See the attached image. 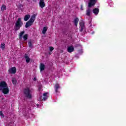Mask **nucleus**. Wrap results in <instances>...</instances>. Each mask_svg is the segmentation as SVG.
Returning <instances> with one entry per match:
<instances>
[{
  "instance_id": "nucleus-1",
  "label": "nucleus",
  "mask_w": 126,
  "mask_h": 126,
  "mask_svg": "<svg viewBox=\"0 0 126 126\" xmlns=\"http://www.w3.org/2000/svg\"><path fill=\"white\" fill-rule=\"evenodd\" d=\"M0 91H1L3 94H6L9 93V89L5 82L2 81L0 83Z\"/></svg>"
},
{
  "instance_id": "nucleus-2",
  "label": "nucleus",
  "mask_w": 126,
  "mask_h": 126,
  "mask_svg": "<svg viewBox=\"0 0 126 126\" xmlns=\"http://www.w3.org/2000/svg\"><path fill=\"white\" fill-rule=\"evenodd\" d=\"M24 94L25 96L29 99L32 98V91L30 90L29 88H27L24 90Z\"/></svg>"
},
{
  "instance_id": "nucleus-3",
  "label": "nucleus",
  "mask_w": 126,
  "mask_h": 126,
  "mask_svg": "<svg viewBox=\"0 0 126 126\" xmlns=\"http://www.w3.org/2000/svg\"><path fill=\"white\" fill-rule=\"evenodd\" d=\"M35 19H36V15L33 14L31 16V18L30 19V20L26 23L25 25L26 28H28V27H30V26H31V25L33 24L34 21H35Z\"/></svg>"
},
{
  "instance_id": "nucleus-4",
  "label": "nucleus",
  "mask_w": 126,
  "mask_h": 126,
  "mask_svg": "<svg viewBox=\"0 0 126 126\" xmlns=\"http://www.w3.org/2000/svg\"><path fill=\"white\" fill-rule=\"evenodd\" d=\"M22 25H23V23L21 21V18H19L16 22L14 28L15 31L19 30V29H20V27H21Z\"/></svg>"
},
{
  "instance_id": "nucleus-5",
  "label": "nucleus",
  "mask_w": 126,
  "mask_h": 126,
  "mask_svg": "<svg viewBox=\"0 0 126 126\" xmlns=\"http://www.w3.org/2000/svg\"><path fill=\"white\" fill-rule=\"evenodd\" d=\"M40 1L39 2V5L41 7V8H43V7H45L46 6V4L45 3V2H44V0H39Z\"/></svg>"
},
{
  "instance_id": "nucleus-6",
  "label": "nucleus",
  "mask_w": 126,
  "mask_h": 126,
  "mask_svg": "<svg viewBox=\"0 0 126 126\" xmlns=\"http://www.w3.org/2000/svg\"><path fill=\"white\" fill-rule=\"evenodd\" d=\"M9 73L15 74L16 72V68L15 67H13L9 69L8 70Z\"/></svg>"
},
{
  "instance_id": "nucleus-7",
  "label": "nucleus",
  "mask_w": 126,
  "mask_h": 126,
  "mask_svg": "<svg viewBox=\"0 0 126 126\" xmlns=\"http://www.w3.org/2000/svg\"><path fill=\"white\" fill-rule=\"evenodd\" d=\"M93 5H94V4L92 5L91 7H89V4H88V7L89 8H88V9L86 11V15L87 16H90V15L91 14V9H90V7H92V6H93Z\"/></svg>"
},
{
  "instance_id": "nucleus-8",
  "label": "nucleus",
  "mask_w": 126,
  "mask_h": 126,
  "mask_svg": "<svg viewBox=\"0 0 126 126\" xmlns=\"http://www.w3.org/2000/svg\"><path fill=\"white\" fill-rule=\"evenodd\" d=\"M24 58L26 60V62L27 63H30V61L31 59H30V58H29V56H28L27 55V54H25L24 55Z\"/></svg>"
},
{
  "instance_id": "nucleus-9",
  "label": "nucleus",
  "mask_w": 126,
  "mask_h": 126,
  "mask_svg": "<svg viewBox=\"0 0 126 126\" xmlns=\"http://www.w3.org/2000/svg\"><path fill=\"white\" fill-rule=\"evenodd\" d=\"M96 0H90V2H89V7H91L92 5H94L96 3L95 2Z\"/></svg>"
},
{
  "instance_id": "nucleus-10",
  "label": "nucleus",
  "mask_w": 126,
  "mask_h": 126,
  "mask_svg": "<svg viewBox=\"0 0 126 126\" xmlns=\"http://www.w3.org/2000/svg\"><path fill=\"white\" fill-rule=\"evenodd\" d=\"M74 50V48H73V47L70 46L67 48V52H68V53H72Z\"/></svg>"
},
{
  "instance_id": "nucleus-11",
  "label": "nucleus",
  "mask_w": 126,
  "mask_h": 126,
  "mask_svg": "<svg viewBox=\"0 0 126 126\" xmlns=\"http://www.w3.org/2000/svg\"><path fill=\"white\" fill-rule=\"evenodd\" d=\"M80 25L81 27L80 31H83V29L84 28V22H83V21L80 22Z\"/></svg>"
},
{
  "instance_id": "nucleus-12",
  "label": "nucleus",
  "mask_w": 126,
  "mask_h": 126,
  "mask_svg": "<svg viewBox=\"0 0 126 126\" xmlns=\"http://www.w3.org/2000/svg\"><path fill=\"white\" fill-rule=\"evenodd\" d=\"M40 71H43L45 69V64L41 63L40 65Z\"/></svg>"
},
{
  "instance_id": "nucleus-13",
  "label": "nucleus",
  "mask_w": 126,
  "mask_h": 126,
  "mask_svg": "<svg viewBox=\"0 0 126 126\" xmlns=\"http://www.w3.org/2000/svg\"><path fill=\"white\" fill-rule=\"evenodd\" d=\"M59 88H61V87H60V85L59 84H56L55 85V91L56 93H58V89H59Z\"/></svg>"
},
{
  "instance_id": "nucleus-14",
  "label": "nucleus",
  "mask_w": 126,
  "mask_h": 126,
  "mask_svg": "<svg viewBox=\"0 0 126 126\" xmlns=\"http://www.w3.org/2000/svg\"><path fill=\"white\" fill-rule=\"evenodd\" d=\"M93 12L94 13V14H95V15H97V14L99 13V9L97 8H95L93 10Z\"/></svg>"
},
{
  "instance_id": "nucleus-15",
  "label": "nucleus",
  "mask_w": 126,
  "mask_h": 126,
  "mask_svg": "<svg viewBox=\"0 0 126 126\" xmlns=\"http://www.w3.org/2000/svg\"><path fill=\"white\" fill-rule=\"evenodd\" d=\"M47 30H48V27H43L42 29V33H43L44 34H46V32H47Z\"/></svg>"
},
{
  "instance_id": "nucleus-16",
  "label": "nucleus",
  "mask_w": 126,
  "mask_h": 126,
  "mask_svg": "<svg viewBox=\"0 0 126 126\" xmlns=\"http://www.w3.org/2000/svg\"><path fill=\"white\" fill-rule=\"evenodd\" d=\"M48 94H49L48 93L43 94V96H44L43 100H44V101H46V100L47 99H48V97H49V96H47V95Z\"/></svg>"
},
{
  "instance_id": "nucleus-17",
  "label": "nucleus",
  "mask_w": 126,
  "mask_h": 126,
  "mask_svg": "<svg viewBox=\"0 0 126 126\" xmlns=\"http://www.w3.org/2000/svg\"><path fill=\"white\" fill-rule=\"evenodd\" d=\"M30 18V15H26L24 17L25 21H27Z\"/></svg>"
},
{
  "instance_id": "nucleus-18",
  "label": "nucleus",
  "mask_w": 126,
  "mask_h": 126,
  "mask_svg": "<svg viewBox=\"0 0 126 126\" xmlns=\"http://www.w3.org/2000/svg\"><path fill=\"white\" fill-rule=\"evenodd\" d=\"M78 21H79V19H78V18H76L75 19L74 21V23L75 26H77V24L78 23Z\"/></svg>"
},
{
  "instance_id": "nucleus-19",
  "label": "nucleus",
  "mask_w": 126,
  "mask_h": 126,
  "mask_svg": "<svg viewBox=\"0 0 126 126\" xmlns=\"http://www.w3.org/2000/svg\"><path fill=\"white\" fill-rule=\"evenodd\" d=\"M1 10L2 11H4V10H6V6L5 5L3 4L1 7Z\"/></svg>"
},
{
  "instance_id": "nucleus-20",
  "label": "nucleus",
  "mask_w": 126,
  "mask_h": 126,
  "mask_svg": "<svg viewBox=\"0 0 126 126\" xmlns=\"http://www.w3.org/2000/svg\"><path fill=\"white\" fill-rule=\"evenodd\" d=\"M24 41H26L28 39V34H26L23 36Z\"/></svg>"
},
{
  "instance_id": "nucleus-21",
  "label": "nucleus",
  "mask_w": 126,
  "mask_h": 126,
  "mask_svg": "<svg viewBox=\"0 0 126 126\" xmlns=\"http://www.w3.org/2000/svg\"><path fill=\"white\" fill-rule=\"evenodd\" d=\"M12 82L13 84H16V82H17V81H16V79L13 78L12 79Z\"/></svg>"
},
{
  "instance_id": "nucleus-22",
  "label": "nucleus",
  "mask_w": 126,
  "mask_h": 126,
  "mask_svg": "<svg viewBox=\"0 0 126 126\" xmlns=\"http://www.w3.org/2000/svg\"><path fill=\"white\" fill-rule=\"evenodd\" d=\"M0 48L1 49H4V48H5V44L4 43H1V46H0Z\"/></svg>"
},
{
  "instance_id": "nucleus-23",
  "label": "nucleus",
  "mask_w": 126,
  "mask_h": 126,
  "mask_svg": "<svg viewBox=\"0 0 126 126\" xmlns=\"http://www.w3.org/2000/svg\"><path fill=\"white\" fill-rule=\"evenodd\" d=\"M24 33H25V31H23L22 32H21L20 33H19L20 36H23V34H24Z\"/></svg>"
},
{
  "instance_id": "nucleus-24",
  "label": "nucleus",
  "mask_w": 126,
  "mask_h": 126,
  "mask_svg": "<svg viewBox=\"0 0 126 126\" xmlns=\"http://www.w3.org/2000/svg\"><path fill=\"white\" fill-rule=\"evenodd\" d=\"M28 45L30 48H32V42H31V41H29Z\"/></svg>"
},
{
  "instance_id": "nucleus-25",
  "label": "nucleus",
  "mask_w": 126,
  "mask_h": 126,
  "mask_svg": "<svg viewBox=\"0 0 126 126\" xmlns=\"http://www.w3.org/2000/svg\"><path fill=\"white\" fill-rule=\"evenodd\" d=\"M0 116H1L2 118H3L4 117V116L3 115V113H2V111H0Z\"/></svg>"
},
{
  "instance_id": "nucleus-26",
  "label": "nucleus",
  "mask_w": 126,
  "mask_h": 126,
  "mask_svg": "<svg viewBox=\"0 0 126 126\" xmlns=\"http://www.w3.org/2000/svg\"><path fill=\"white\" fill-rule=\"evenodd\" d=\"M49 50L50 51V52H53V51H54V47H49Z\"/></svg>"
},
{
  "instance_id": "nucleus-27",
  "label": "nucleus",
  "mask_w": 126,
  "mask_h": 126,
  "mask_svg": "<svg viewBox=\"0 0 126 126\" xmlns=\"http://www.w3.org/2000/svg\"><path fill=\"white\" fill-rule=\"evenodd\" d=\"M19 39H20V40H21L22 39V36L19 35Z\"/></svg>"
},
{
  "instance_id": "nucleus-28",
  "label": "nucleus",
  "mask_w": 126,
  "mask_h": 126,
  "mask_svg": "<svg viewBox=\"0 0 126 126\" xmlns=\"http://www.w3.org/2000/svg\"><path fill=\"white\" fill-rule=\"evenodd\" d=\"M81 10H83V6L82 5H81Z\"/></svg>"
},
{
  "instance_id": "nucleus-29",
  "label": "nucleus",
  "mask_w": 126,
  "mask_h": 126,
  "mask_svg": "<svg viewBox=\"0 0 126 126\" xmlns=\"http://www.w3.org/2000/svg\"><path fill=\"white\" fill-rule=\"evenodd\" d=\"M33 80H36V78H33Z\"/></svg>"
},
{
  "instance_id": "nucleus-30",
  "label": "nucleus",
  "mask_w": 126,
  "mask_h": 126,
  "mask_svg": "<svg viewBox=\"0 0 126 126\" xmlns=\"http://www.w3.org/2000/svg\"><path fill=\"white\" fill-rule=\"evenodd\" d=\"M36 106H37V107H39V104H36Z\"/></svg>"
},
{
  "instance_id": "nucleus-31",
  "label": "nucleus",
  "mask_w": 126,
  "mask_h": 126,
  "mask_svg": "<svg viewBox=\"0 0 126 126\" xmlns=\"http://www.w3.org/2000/svg\"><path fill=\"white\" fill-rule=\"evenodd\" d=\"M39 90H41V87L39 88Z\"/></svg>"
}]
</instances>
